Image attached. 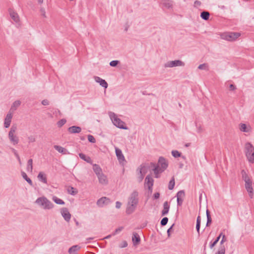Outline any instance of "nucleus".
Returning a JSON list of instances; mask_svg holds the SVG:
<instances>
[{
	"mask_svg": "<svg viewBox=\"0 0 254 254\" xmlns=\"http://www.w3.org/2000/svg\"><path fill=\"white\" fill-rule=\"evenodd\" d=\"M222 235V233L221 232L213 242H211L210 243L209 246H210V249H212L217 244V243L219 241L220 238L221 237Z\"/></svg>",
	"mask_w": 254,
	"mask_h": 254,
	"instance_id": "obj_32",
	"label": "nucleus"
},
{
	"mask_svg": "<svg viewBox=\"0 0 254 254\" xmlns=\"http://www.w3.org/2000/svg\"><path fill=\"white\" fill-rule=\"evenodd\" d=\"M79 156L81 159L83 160L87 163H90L91 162V158L89 156H87L86 155L82 153H79Z\"/></svg>",
	"mask_w": 254,
	"mask_h": 254,
	"instance_id": "obj_29",
	"label": "nucleus"
},
{
	"mask_svg": "<svg viewBox=\"0 0 254 254\" xmlns=\"http://www.w3.org/2000/svg\"><path fill=\"white\" fill-rule=\"evenodd\" d=\"M241 34L238 32H226L221 34L222 39L228 41H233L240 36Z\"/></svg>",
	"mask_w": 254,
	"mask_h": 254,
	"instance_id": "obj_5",
	"label": "nucleus"
},
{
	"mask_svg": "<svg viewBox=\"0 0 254 254\" xmlns=\"http://www.w3.org/2000/svg\"><path fill=\"white\" fill-rule=\"evenodd\" d=\"M67 191H68V193H69L70 194L72 195H74L76 194L78 192L77 190L72 187H69L67 189Z\"/></svg>",
	"mask_w": 254,
	"mask_h": 254,
	"instance_id": "obj_38",
	"label": "nucleus"
},
{
	"mask_svg": "<svg viewBox=\"0 0 254 254\" xmlns=\"http://www.w3.org/2000/svg\"><path fill=\"white\" fill-rule=\"evenodd\" d=\"M174 224H173L168 230H167V235L168 237H170L171 235V232L173 229V226H174Z\"/></svg>",
	"mask_w": 254,
	"mask_h": 254,
	"instance_id": "obj_55",
	"label": "nucleus"
},
{
	"mask_svg": "<svg viewBox=\"0 0 254 254\" xmlns=\"http://www.w3.org/2000/svg\"><path fill=\"white\" fill-rule=\"evenodd\" d=\"M185 196V192L184 190H181L179 191L176 194L177 198H179L181 199H184Z\"/></svg>",
	"mask_w": 254,
	"mask_h": 254,
	"instance_id": "obj_40",
	"label": "nucleus"
},
{
	"mask_svg": "<svg viewBox=\"0 0 254 254\" xmlns=\"http://www.w3.org/2000/svg\"><path fill=\"white\" fill-rule=\"evenodd\" d=\"M201 4V2L199 0H195L194 2V6L196 7L197 6H199Z\"/></svg>",
	"mask_w": 254,
	"mask_h": 254,
	"instance_id": "obj_59",
	"label": "nucleus"
},
{
	"mask_svg": "<svg viewBox=\"0 0 254 254\" xmlns=\"http://www.w3.org/2000/svg\"><path fill=\"white\" fill-rule=\"evenodd\" d=\"M185 65V63L181 60H175L169 61L166 63L165 64V67H173L175 66H184Z\"/></svg>",
	"mask_w": 254,
	"mask_h": 254,
	"instance_id": "obj_7",
	"label": "nucleus"
},
{
	"mask_svg": "<svg viewBox=\"0 0 254 254\" xmlns=\"http://www.w3.org/2000/svg\"><path fill=\"white\" fill-rule=\"evenodd\" d=\"M115 152L117 158L120 163L125 160V157L120 149L116 147L115 148Z\"/></svg>",
	"mask_w": 254,
	"mask_h": 254,
	"instance_id": "obj_14",
	"label": "nucleus"
},
{
	"mask_svg": "<svg viewBox=\"0 0 254 254\" xmlns=\"http://www.w3.org/2000/svg\"><path fill=\"white\" fill-rule=\"evenodd\" d=\"M245 187L249 193V196L252 198L254 195V190L253 188V182L251 180L245 182Z\"/></svg>",
	"mask_w": 254,
	"mask_h": 254,
	"instance_id": "obj_9",
	"label": "nucleus"
},
{
	"mask_svg": "<svg viewBox=\"0 0 254 254\" xmlns=\"http://www.w3.org/2000/svg\"><path fill=\"white\" fill-rule=\"evenodd\" d=\"M12 118V113L9 112L7 114V115L4 119V126L5 128H7L10 126Z\"/></svg>",
	"mask_w": 254,
	"mask_h": 254,
	"instance_id": "obj_15",
	"label": "nucleus"
},
{
	"mask_svg": "<svg viewBox=\"0 0 254 254\" xmlns=\"http://www.w3.org/2000/svg\"><path fill=\"white\" fill-rule=\"evenodd\" d=\"M16 129V126L13 125L11 127L10 130L8 133L9 139L10 142L14 145L17 144L19 142L18 137L16 135H14Z\"/></svg>",
	"mask_w": 254,
	"mask_h": 254,
	"instance_id": "obj_6",
	"label": "nucleus"
},
{
	"mask_svg": "<svg viewBox=\"0 0 254 254\" xmlns=\"http://www.w3.org/2000/svg\"><path fill=\"white\" fill-rule=\"evenodd\" d=\"M66 122V120L65 119H62L58 122L57 125L59 127H62Z\"/></svg>",
	"mask_w": 254,
	"mask_h": 254,
	"instance_id": "obj_45",
	"label": "nucleus"
},
{
	"mask_svg": "<svg viewBox=\"0 0 254 254\" xmlns=\"http://www.w3.org/2000/svg\"><path fill=\"white\" fill-rule=\"evenodd\" d=\"M40 11L42 13V16H44V17H46V12H45V9L44 8H41L40 9Z\"/></svg>",
	"mask_w": 254,
	"mask_h": 254,
	"instance_id": "obj_60",
	"label": "nucleus"
},
{
	"mask_svg": "<svg viewBox=\"0 0 254 254\" xmlns=\"http://www.w3.org/2000/svg\"><path fill=\"white\" fill-rule=\"evenodd\" d=\"M121 205H122V203L120 201H117L116 202V207L117 208H118V209L120 208L121 207Z\"/></svg>",
	"mask_w": 254,
	"mask_h": 254,
	"instance_id": "obj_61",
	"label": "nucleus"
},
{
	"mask_svg": "<svg viewBox=\"0 0 254 254\" xmlns=\"http://www.w3.org/2000/svg\"><path fill=\"white\" fill-rule=\"evenodd\" d=\"M170 209V205L168 201H165L163 203V209L161 212V215L165 216L169 212Z\"/></svg>",
	"mask_w": 254,
	"mask_h": 254,
	"instance_id": "obj_20",
	"label": "nucleus"
},
{
	"mask_svg": "<svg viewBox=\"0 0 254 254\" xmlns=\"http://www.w3.org/2000/svg\"><path fill=\"white\" fill-rule=\"evenodd\" d=\"M28 140H29V143H31V142H34L35 141V138L34 136L33 135H30L28 137Z\"/></svg>",
	"mask_w": 254,
	"mask_h": 254,
	"instance_id": "obj_53",
	"label": "nucleus"
},
{
	"mask_svg": "<svg viewBox=\"0 0 254 254\" xmlns=\"http://www.w3.org/2000/svg\"><path fill=\"white\" fill-rule=\"evenodd\" d=\"M240 129L241 131L243 132H248V130H247V126L245 124H240Z\"/></svg>",
	"mask_w": 254,
	"mask_h": 254,
	"instance_id": "obj_46",
	"label": "nucleus"
},
{
	"mask_svg": "<svg viewBox=\"0 0 254 254\" xmlns=\"http://www.w3.org/2000/svg\"><path fill=\"white\" fill-rule=\"evenodd\" d=\"M110 117L113 123L117 127L121 128L127 129V127L125 126V123L122 121L120 119L118 118L114 113H110Z\"/></svg>",
	"mask_w": 254,
	"mask_h": 254,
	"instance_id": "obj_4",
	"label": "nucleus"
},
{
	"mask_svg": "<svg viewBox=\"0 0 254 254\" xmlns=\"http://www.w3.org/2000/svg\"><path fill=\"white\" fill-rule=\"evenodd\" d=\"M93 169L97 176L103 173L102 169L99 165L97 164H94L93 165Z\"/></svg>",
	"mask_w": 254,
	"mask_h": 254,
	"instance_id": "obj_25",
	"label": "nucleus"
},
{
	"mask_svg": "<svg viewBox=\"0 0 254 254\" xmlns=\"http://www.w3.org/2000/svg\"><path fill=\"white\" fill-rule=\"evenodd\" d=\"M206 217H207V222H206V227L209 226V225L212 222V219L210 215V212L208 209L206 210Z\"/></svg>",
	"mask_w": 254,
	"mask_h": 254,
	"instance_id": "obj_34",
	"label": "nucleus"
},
{
	"mask_svg": "<svg viewBox=\"0 0 254 254\" xmlns=\"http://www.w3.org/2000/svg\"><path fill=\"white\" fill-rule=\"evenodd\" d=\"M200 223H201V217L199 215H198L196 219V229L197 232L198 236L200 235L199 231L200 228Z\"/></svg>",
	"mask_w": 254,
	"mask_h": 254,
	"instance_id": "obj_31",
	"label": "nucleus"
},
{
	"mask_svg": "<svg viewBox=\"0 0 254 254\" xmlns=\"http://www.w3.org/2000/svg\"><path fill=\"white\" fill-rule=\"evenodd\" d=\"M198 68L199 69H204L206 70H208V66L207 64L204 63V64H200L198 66Z\"/></svg>",
	"mask_w": 254,
	"mask_h": 254,
	"instance_id": "obj_43",
	"label": "nucleus"
},
{
	"mask_svg": "<svg viewBox=\"0 0 254 254\" xmlns=\"http://www.w3.org/2000/svg\"><path fill=\"white\" fill-rule=\"evenodd\" d=\"M120 61L118 60H114L110 63V65L112 67H115L119 64Z\"/></svg>",
	"mask_w": 254,
	"mask_h": 254,
	"instance_id": "obj_47",
	"label": "nucleus"
},
{
	"mask_svg": "<svg viewBox=\"0 0 254 254\" xmlns=\"http://www.w3.org/2000/svg\"><path fill=\"white\" fill-rule=\"evenodd\" d=\"M87 138H88V140L90 142L95 143L96 142V139H95V137L92 135H90V134L88 135Z\"/></svg>",
	"mask_w": 254,
	"mask_h": 254,
	"instance_id": "obj_48",
	"label": "nucleus"
},
{
	"mask_svg": "<svg viewBox=\"0 0 254 254\" xmlns=\"http://www.w3.org/2000/svg\"><path fill=\"white\" fill-rule=\"evenodd\" d=\"M9 14L11 18L15 22H18L19 21V16L17 13L13 11L12 9H9Z\"/></svg>",
	"mask_w": 254,
	"mask_h": 254,
	"instance_id": "obj_23",
	"label": "nucleus"
},
{
	"mask_svg": "<svg viewBox=\"0 0 254 254\" xmlns=\"http://www.w3.org/2000/svg\"><path fill=\"white\" fill-rule=\"evenodd\" d=\"M12 151L13 152L15 156H16V157L17 158V159L18 160L19 162L20 163V158L17 152V151L14 148L12 149Z\"/></svg>",
	"mask_w": 254,
	"mask_h": 254,
	"instance_id": "obj_51",
	"label": "nucleus"
},
{
	"mask_svg": "<svg viewBox=\"0 0 254 254\" xmlns=\"http://www.w3.org/2000/svg\"><path fill=\"white\" fill-rule=\"evenodd\" d=\"M35 203L44 209H51L54 206V204L45 196L38 197L36 200Z\"/></svg>",
	"mask_w": 254,
	"mask_h": 254,
	"instance_id": "obj_2",
	"label": "nucleus"
},
{
	"mask_svg": "<svg viewBox=\"0 0 254 254\" xmlns=\"http://www.w3.org/2000/svg\"><path fill=\"white\" fill-rule=\"evenodd\" d=\"M157 165L164 170L167 169L168 164L166 159L163 157H160L158 159Z\"/></svg>",
	"mask_w": 254,
	"mask_h": 254,
	"instance_id": "obj_11",
	"label": "nucleus"
},
{
	"mask_svg": "<svg viewBox=\"0 0 254 254\" xmlns=\"http://www.w3.org/2000/svg\"><path fill=\"white\" fill-rule=\"evenodd\" d=\"M110 202V199L107 197H102L97 201V205L99 207H103L104 205H107Z\"/></svg>",
	"mask_w": 254,
	"mask_h": 254,
	"instance_id": "obj_12",
	"label": "nucleus"
},
{
	"mask_svg": "<svg viewBox=\"0 0 254 254\" xmlns=\"http://www.w3.org/2000/svg\"><path fill=\"white\" fill-rule=\"evenodd\" d=\"M127 243L126 241H123L122 243L119 245L120 248H124L127 246Z\"/></svg>",
	"mask_w": 254,
	"mask_h": 254,
	"instance_id": "obj_50",
	"label": "nucleus"
},
{
	"mask_svg": "<svg viewBox=\"0 0 254 254\" xmlns=\"http://www.w3.org/2000/svg\"><path fill=\"white\" fill-rule=\"evenodd\" d=\"M97 177L99 180V182L101 184L103 185H107L108 181L106 175L102 173Z\"/></svg>",
	"mask_w": 254,
	"mask_h": 254,
	"instance_id": "obj_19",
	"label": "nucleus"
},
{
	"mask_svg": "<svg viewBox=\"0 0 254 254\" xmlns=\"http://www.w3.org/2000/svg\"><path fill=\"white\" fill-rule=\"evenodd\" d=\"M21 175L23 177V178L26 181H27V182L31 186H33V182L32 181H31V180L28 178L27 177V175H26V174L24 172H21Z\"/></svg>",
	"mask_w": 254,
	"mask_h": 254,
	"instance_id": "obj_30",
	"label": "nucleus"
},
{
	"mask_svg": "<svg viewBox=\"0 0 254 254\" xmlns=\"http://www.w3.org/2000/svg\"><path fill=\"white\" fill-rule=\"evenodd\" d=\"M123 229L124 227L123 226L119 227L118 228L116 229L115 231L112 233V235H116L117 234L121 232L123 230Z\"/></svg>",
	"mask_w": 254,
	"mask_h": 254,
	"instance_id": "obj_49",
	"label": "nucleus"
},
{
	"mask_svg": "<svg viewBox=\"0 0 254 254\" xmlns=\"http://www.w3.org/2000/svg\"><path fill=\"white\" fill-rule=\"evenodd\" d=\"M154 184V180L150 175H147L145 179V187H147L149 191L151 193L152 192V187Z\"/></svg>",
	"mask_w": 254,
	"mask_h": 254,
	"instance_id": "obj_8",
	"label": "nucleus"
},
{
	"mask_svg": "<svg viewBox=\"0 0 254 254\" xmlns=\"http://www.w3.org/2000/svg\"><path fill=\"white\" fill-rule=\"evenodd\" d=\"M27 171L28 172H32L33 170V160L29 159L27 162Z\"/></svg>",
	"mask_w": 254,
	"mask_h": 254,
	"instance_id": "obj_33",
	"label": "nucleus"
},
{
	"mask_svg": "<svg viewBox=\"0 0 254 254\" xmlns=\"http://www.w3.org/2000/svg\"><path fill=\"white\" fill-rule=\"evenodd\" d=\"M168 222V218L167 217H165L162 218L160 222V224L162 226H165Z\"/></svg>",
	"mask_w": 254,
	"mask_h": 254,
	"instance_id": "obj_44",
	"label": "nucleus"
},
{
	"mask_svg": "<svg viewBox=\"0 0 254 254\" xmlns=\"http://www.w3.org/2000/svg\"><path fill=\"white\" fill-rule=\"evenodd\" d=\"M151 167H152L153 168L152 169V170L154 172H156L159 174L162 173L164 171V170L162 169L161 167L159 166V165H156L154 163H151L150 164Z\"/></svg>",
	"mask_w": 254,
	"mask_h": 254,
	"instance_id": "obj_21",
	"label": "nucleus"
},
{
	"mask_svg": "<svg viewBox=\"0 0 254 254\" xmlns=\"http://www.w3.org/2000/svg\"><path fill=\"white\" fill-rule=\"evenodd\" d=\"M112 234H110V235H109L108 236H107L106 237H105L104 239H109L112 236Z\"/></svg>",
	"mask_w": 254,
	"mask_h": 254,
	"instance_id": "obj_63",
	"label": "nucleus"
},
{
	"mask_svg": "<svg viewBox=\"0 0 254 254\" xmlns=\"http://www.w3.org/2000/svg\"><path fill=\"white\" fill-rule=\"evenodd\" d=\"M175 185V178H174V177H173L169 183L168 189L170 190H173L174 188Z\"/></svg>",
	"mask_w": 254,
	"mask_h": 254,
	"instance_id": "obj_37",
	"label": "nucleus"
},
{
	"mask_svg": "<svg viewBox=\"0 0 254 254\" xmlns=\"http://www.w3.org/2000/svg\"><path fill=\"white\" fill-rule=\"evenodd\" d=\"M195 126L197 128V132L198 133H201L203 131V128L202 127L200 126L198 127L196 123H195Z\"/></svg>",
	"mask_w": 254,
	"mask_h": 254,
	"instance_id": "obj_52",
	"label": "nucleus"
},
{
	"mask_svg": "<svg viewBox=\"0 0 254 254\" xmlns=\"http://www.w3.org/2000/svg\"><path fill=\"white\" fill-rule=\"evenodd\" d=\"M21 102L19 100H16L14 101L11 107L10 110L15 111L16 110L17 108L20 106Z\"/></svg>",
	"mask_w": 254,
	"mask_h": 254,
	"instance_id": "obj_36",
	"label": "nucleus"
},
{
	"mask_svg": "<svg viewBox=\"0 0 254 254\" xmlns=\"http://www.w3.org/2000/svg\"><path fill=\"white\" fill-rule=\"evenodd\" d=\"M225 248L224 246H221L218 249V251L215 254H225Z\"/></svg>",
	"mask_w": 254,
	"mask_h": 254,
	"instance_id": "obj_42",
	"label": "nucleus"
},
{
	"mask_svg": "<svg viewBox=\"0 0 254 254\" xmlns=\"http://www.w3.org/2000/svg\"><path fill=\"white\" fill-rule=\"evenodd\" d=\"M230 90L232 91H234L236 89V86L234 84H230L229 86Z\"/></svg>",
	"mask_w": 254,
	"mask_h": 254,
	"instance_id": "obj_62",
	"label": "nucleus"
},
{
	"mask_svg": "<svg viewBox=\"0 0 254 254\" xmlns=\"http://www.w3.org/2000/svg\"><path fill=\"white\" fill-rule=\"evenodd\" d=\"M161 3L167 9H171L173 7V1L171 0H162Z\"/></svg>",
	"mask_w": 254,
	"mask_h": 254,
	"instance_id": "obj_18",
	"label": "nucleus"
},
{
	"mask_svg": "<svg viewBox=\"0 0 254 254\" xmlns=\"http://www.w3.org/2000/svg\"><path fill=\"white\" fill-rule=\"evenodd\" d=\"M155 174V177L156 178H159V174L156 172H154Z\"/></svg>",
	"mask_w": 254,
	"mask_h": 254,
	"instance_id": "obj_64",
	"label": "nucleus"
},
{
	"mask_svg": "<svg viewBox=\"0 0 254 254\" xmlns=\"http://www.w3.org/2000/svg\"><path fill=\"white\" fill-rule=\"evenodd\" d=\"M172 156L175 158H178L181 157V153L179 152L178 150H174L171 152Z\"/></svg>",
	"mask_w": 254,
	"mask_h": 254,
	"instance_id": "obj_41",
	"label": "nucleus"
},
{
	"mask_svg": "<svg viewBox=\"0 0 254 254\" xmlns=\"http://www.w3.org/2000/svg\"><path fill=\"white\" fill-rule=\"evenodd\" d=\"M221 237H222V238L220 242V245H221V246H222V245L223 244V243L226 241V238L225 235H223V234H222V235Z\"/></svg>",
	"mask_w": 254,
	"mask_h": 254,
	"instance_id": "obj_57",
	"label": "nucleus"
},
{
	"mask_svg": "<svg viewBox=\"0 0 254 254\" xmlns=\"http://www.w3.org/2000/svg\"><path fill=\"white\" fill-rule=\"evenodd\" d=\"M94 79L96 82L99 83L102 87L105 89L108 87V84L104 79H103L98 76H95Z\"/></svg>",
	"mask_w": 254,
	"mask_h": 254,
	"instance_id": "obj_17",
	"label": "nucleus"
},
{
	"mask_svg": "<svg viewBox=\"0 0 254 254\" xmlns=\"http://www.w3.org/2000/svg\"><path fill=\"white\" fill-rule=\"evenodd\" d=\"M144 168H145L144 166H143L142 165H141L140 166V168L139 169V176L138 177V181L139 182H142V181L143 180V179L144 178V175L145 173V172L144 171L143 172V171H144Z\"/></svg>",
	"mask_w": 254,
	"mask_h": 254,
	"instance_id": "obj_24",
	"label": "nucleus"
},
{
	"mask_svg": "<svg viewBox=\"0 0 254 254\" xmlns=\"http://www.w3.org/2000/svg\"><path fill=\"white\" fill-rule=\"evenodd\" d=\"M53 200L57 204H61V205H64L65 204V202L64 200L62 199L58 198V197L56 196H54L53 197Z\"/></svg>",
	"mask_w": 254,
	"mask_h": 254,
	"instance_id": "obj_35",
	"label": "nucleus"
},
{
	"mask_svg": "<svg viewBox=\"0 0 254 254\" xmlns=\"http://www.w3.org/2000/svg\"><path fill=\"white\" fill-rule=\"evenodd\" d=\"M132 241L133 246H137L140 242L139 235L136 232H133L132 236Z\"/></svg>",
	"mask_w": 254,
	"mask_h": 254,
	"instance_id": "obj_13",
	"label": "nucleus"
},
{
	"mask_svg": "<svg viewBox=\"0 0 254 254\" xmlns=\"http://www.w3.org/2000/svg\"><path fill=\"white\" fill-rule=\"evenodd\" d=\"M177 198V205L178 206H181L183 204V201H184V199H181V198Z\"/></svg>",
	"mask_w": 254,
	"mask_h": 254,
	"instance_id": "obj_54",
	"label": "nucleus"
},
{
	"mask_svg": "<svg viewBox=\"0 0 254 254\" xmlns=\"http://www.w3.org/2000/svg\"><path fill=\"white\" fill-rule=\"evenodd\" d=\"M37 178L40 182L46 184H47V179L46 175L43 172H39V173L38 175Z\"/></svg>",
	"mask_w": 254,
	"mask_h": 254,
	"instance_id": "obj_22",
	"label": "nucleus"
},
{
	"mask_svg": "<svg viewBox=\"0 0 254 254\" xmlns=\"http://www.w3.org/2000/svg\"><path fill=\"white\" fill-rule=\"evenodd\" d=\"M67 130L70 133H79L81 131V128L78 126H73L68 127Z\"/></svg>",
	"mask_w": 254,
	"mask_h": 254,
	"instance_id": "obj_16",
	"label": "nucleus"
},
{
	"mask_svg": "<svg viewBox=\"0 0 254 254\" xmlns=\"http://www.w3.org/2000/svg\"><path fill=\"white\" fill-rule=\"evenodd\" d=\"M245 153L249 162H254V147L250 142H247L245 146Z\"/></svg>",
	"mask_w": 254,
	"mask_h": 254,
	"instance_id": "obj_3",
	"label": "nucleus"
},
{
	"mask_svg": "<svg viewBox=\"0 0 254 254\" xmlns=\"http://www.w3.org/2000/svg\"><path fill=\"white\" fill-rule=\"evenodd\" d=\"M138 193L136 190H134L128 198V200L126 208V213L127 214L132 213L135 210L138 203Z\"/></svg>",
	"mask_w": 254,
	"mask_h": 254,
	"instance_id": "obj_1",
	"label": "nucleus"
},
{
	"mask_svg": "<svg viewBox=\"0 0 254 254\" xmlns=\"http://www.w3.org/2000/svg\"><path fill=\"white\" fill-rule=\"evenodd\" d=\"M160 193L157 192H155L154 195H153V198L154 199H157L159 198L160 197Z\"/></svg>",
	"mask_w": 254,
	"mask_h": 254,
	"instance_id": "obj_58",
	"label": "nucleus"
},
{
	"mask_svg": "<svg viewBox=\"0 0 254 254\" xmlns=\"http://www.w3.org/2000/svg\"><path fill=\"white\" fill-rule=\"evenodd\" d=\"M200 16L202 19L207 20L209 19L210 13L208 11L204 10L200 13Z\"/></svg>",
	"mask_w": 254,
	"mask_h": 254,
	"instance_id": "obj_27",
	"label": "nucleus"
},
{
	"mask_svg": "<svg viewBox=\"0 0 254 254\" xmlns=\"http://www.w3.org/2000/svg\"><path fill=\"white\" fill-rule=\"evenodd\" d=\"M54 147L59 152L63 154H65L67 151L65 148L59 145H54Z\"/></svg>",
	"mask_w": 254,
	"mask_h": 254,
	"instance_id": "obj_28",
	"label": "nucleus"
},
{
	"mask_svg": "<svg viewBox=\"0 0 254 254\" xmlns=\"http://www.w3.org/2000/svg\"><path fill=\"white\" fill-rule=\"evenodd\" d=\"M41 103L43 105L47 106L49 104V101L47 99H44L42 100Z\"/></svg>",
	"mask_w": 254,
	"mask_h": 254,
	"instance_id": "obj_56",
	"label": "nucleus"
},
{
	"mask_svg": "<svg viewBox=\"0 0 254 254\" xmlns=\"http://www.w3.org/2000/svg\"><path fill=\"white\" fill-rule=\"evenodd\" d=\"M61 213L64 219L66 222H69L71 218V214L68 209L66 207H63L61 209Z\"/></svg>",
	"mask_w": 254,
	"mask_h": 254,
	"instance_id": "obj_10",
	"label": "nucleus"
},
{
	"mask_svg": "<svg viewBox=\"0 0 254 254\" xmlns=\"http://www.w3.org/2000/svg\"><path fill=\"white\" fill-rule=\"evenodd\" d=\"M241 174L242 175V179L245 182L251 180V179L249 178L248 174L244 170H242L241 171Z\"/></svg>",
	"mask_w": 254,
	"mask_h": 254,
	"instance_id": "obj_39",
	"label": "nucleus"
},
{
	"mask_svg": "<svg viewBox=\"0 0 254 254\" xmlns=\"http://www.w3.org/2000/svg\"><path fill=\"white\" fill-rule=\"evenodd\" d=\"M80 249V247L78 245H74L71 247L68 251L69 254H76L75 252Z\"/></svg>",
	"mask_w": 254,
	"mask_h": 254,
	"instance_id": "obj_26",
	"label": "nucleus"
}]
</instances>
